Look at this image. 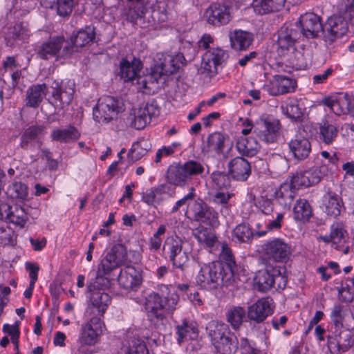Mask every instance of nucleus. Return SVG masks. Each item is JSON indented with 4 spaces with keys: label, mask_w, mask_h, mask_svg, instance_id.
<instances>
[{
    "label": "nucleus",
    "mask_w": 354,
    "mask_h": 354,
    "mask_svg": "<svg viewBox=\"0 0 354 354\" xmlns=\"http://www.w3.org/2000/svg\"><path fill=\"white\" fill-rule=\"evenodd\" d=\"M208 337L218 354H235L239 349V340L228 325L212 321L206 326Z\"/></svg>",
    "instance_id": "f257e3e1"
},
{
    "label": "nucleus",
    "mask_w": 354,
    "mask_h": 354,
    "mask_svg": "<svg viewBox=\"0 0 354 354\" xmlns=\"http://www.w3.org/2000/svg\"><path fill=\"white\" fill-rule=\"evenodd\" d=\"M163 289L167 290L168 287L164 285L161 286L160 290L162 293H164ZM178 301V296L174 292L168 296H165L164 294L160 295L156 292L149 294L145 304L149 320L157 323L165 319L167 312L173 311L176 308Z\"/></svg>",
    "instance_id": "f03ea898"
},
{
    "label": "nucleus",
    "mask_w": 354,
    "mask_h": 354,
    "mask_svg": "<svg viewBox=\"0 0 354 354\" xmlns=\"http://www.w3.org/2000/svg\"><path fill=\"white\" fill-rule=\"evenodd\" d=\"M205 167L196 160H189L184 164L174 163L169 166L166 171V180L169 184L183 187L194 176L202 175Z\"/></svg>",
    "instance_id": "7ed1b4c3"
},
{
    "label": "nucleus",
    "mask_w": 354,
    "mask_h": 354,
    "mask_svg": "<svg viewBox=\"0 0 354 354\" xmlns=\"http://www.w3.org/2000/svg\"><path fill=\"white\" fill-rule=\"evenodd\" d=\"M124 109L123 100L120 97L106 95L100 97L93 108V118L99 123H109L116 119Z\"/></svg>",
    "instance_id": "20e7f679"
},
{
    "label": "nucleus",
    "mask_w": 354,
    "mask_h": 354,
    "mask_svg": "<svg viewBox=\"0 0 354 354\" xmlns=\"http://www.w3.org/2000/svg\"><path fill=\"white\" fill-rule=\"evenodd\" d=\"M73 53L72 46L63 36L50 37L37 47V55L41 59L52 57H66Z\"/></svg>",
    "instance_id": "39448f33"
},
{
    "label": "nucleus",
    "mask_w": 354,
    "mask_h": 354,
    "mask_svg": "<svg viewBox=\"0 0 354 354\" xmlns=\"http://www.w3.org/2000/svg\"><path fill=\"white\" fill-rule=\"evenodd\" d=\"M187 205V214L190 220L213 227L218 225V213L203 200L198 199Z\"/></svg>",
    "instance_id": "423d86ee"
},
{
    "label": "nucleus",
    "mask_w": 354,
    "mask_h": 354,
    "mask_svg": "<svg viewBox=\"0 0 354 354\" xmlns=\"http://www.w3.org/2000/svg\"><path fill=\"white\" fill-rule=\"evenodd\" d=\"M75 82L73 80L66 82L54 80L50 85L52 104L56 109H63L69 105L73 99Z\"/></svg>",
    "instance_id": "0eeeda50"
},
{
    "label": "nucleus",
    "mask_w": 354,
    "mask_h": 354,
    "mask_svg": "<svg viewBox=\"0 0 354 354\" xmlns=\"http://www.w3.org/2000/svg\"><path fill=\"white\" fill-rule=\"evenodd\" d=\"M46 127L41 124H32L24 129L20 133L19 147L24 150L33 151L40 149L42 139L46 134Z\"/></svg>",
    "instance_id": "6e6552de"
},
{
    "label": "nucleus",
    "mask_w": 354,
    "mask_h": 354,
    "mask_svg": "<svg viewBox=\"0 0 354 354\" xmlns=\"http://www.w3.org/2000/svg\"><path fill=\"white\" fill-rule=\"evenodd\" d=\"M281 124L278 120L260 118L254 123V134L266 144L275 142L279 137Z\"/></svg>",
    "instance_id": "1a4fd4ad"
},
{
    "label": "nucleus",
    "mask_w": 354,
    "mask_h": 354,
    "mask_svg": "<svg viewBox=\"0 0 354 354\" xmlns=\"http://www.w3.org/2000/svg\"><path fill=\"white\" fill-rule=\"evenodd\" d=\"M296 28L300 29V35L308 39H314L323 37L324 26L321 18L313 12H306L302 15L295 24Z\"/></svg>",
    "instance_id": "9d476101"
},
{
    "label": "nucleus",
    "mask_w": 354,
    "mask_h": 354,
    "mask_svg": "<svg viewBox=\"0 0 354 354\" xmlns=\"http://www.w3.org/2000/svg\"><path fill=\"white\" fill-rule=\"evenodd\" d=\"M127 250L122 244L114 245L98 266L100 274H109L122 266L127 259Z\"/></svg>",
    "instance_id": "9b49d317"
},
{
    "label": "nucleus",
    "mask_w": 354,
    "mask_h": 354,
    "mask_svg": "<svg viewBox=\"0 0 354 354\" xmlns=\"http://www.w3.org/2000/svg\"><path fill=\"white\" fill-rule=\"evenodd\" d=\"M28 207L18 204L0 205V216L6 222L11 223L21 228L24 227L28 219Z\"/></svg>",
    "instance_id": "f8f14e48"
},
{
    "label": "nucleus",
    "mask_w": 354,
    "mask_h": 354,
    "mask_svg": "<svg viewBox=\"0 0 354 354\" xmlns=\"http://www.w3.org/2000/svg\"><path fill=\"white\" fill-rule=\"evenodd\" d=\"M328 345L330 349L336 348L338 354L345 353L354 346L353 333L345 328L335 329L328 336Z\"/></svg>",
    "instance_id": "ddd939ff"
},
{
    "label": "nucleus",
    "mask_w": 354,
    "mask_h": 354,
    "mask_svg": "<svg viewBox=\"0 0 354 354\" xmlns=\"http://www.w3.org/2000/svg\"><path fill=\"white\" fill-rule=\"evenodd\" d=\"M299 37L298 28L292 26H283L278 31L277 41L278 54L283 56L289 50L295 49V43Z\"/></svg>",
    "instance_id": "4468645a"
},
{
    "label": "nucleus",
    "mask_w": 354,
    "mask_h": 354,
    "mask_svg": "<svg viewBox=\"0 0 354 354\" xmlns=\"http://www.w3.org/2000/svg\"><path fill=\"white\" fill-rule=\"evenodd\" d=\"M348 31V21L339 15L328 19L324 26L323 38L329 44L342 37Z\"/></svg>",
    "instance_id": "2eb2a0df"
},
{
    "label": "nucleus",
    "mask_w": 354,
    "mask_h": 354,
    "mask_svg": "<svg viewBox=\"0 0 354 354\" xmlns=\"http://www.w3.org/2000/svg\"><path fill=\"white\" fill-rule=\"evenodd\" d=\"M263 249L268 259L276 262H286L292 252L291 246L280 239L267 242Z\"/></svg>",
    "instance_id": "dca6fc26"
},
{
    "label": "nucleus",
    "mask_w": 354,
    "mask_h": 354,
    "mask_svg": "<svg viewBox=\"0 0 354 354\" xmlns=\"http://www.w3.org/2000/svg\"><path fill=\"white\" fill-rule=\"evenodd\" d=\"M324 104L338 115L348 114L354 118V97L348 93H339L333 99H325Z\"/></svg>",
    "instance_id": "f3484780"
},
{
    "label": "nucleus",
    "mask_w": 354,
    "mask_h": 354,
    "mask_svg": "<svg viewBox=\"0 0 354 354\" xmlns=\"http://www.w3.org/2000/svg\"><path fill=\"white\" fill-rule=\"evenodd\" d=\"M274 311L272 299L264 297L258 299L248 308V317L257 323L263 322Z\"/></svg>",
    "instance_id": "a211bd4d"
},
{
    "label": "nucleus",
    "mask_w": 354,
    "mask_h": 354,
    "mask_svg": "<svg viewBox=\"0 0 354 354\" xmlns=\"http://www.w3.org/2000/svg\"><path fill=\"white\" fill-rule=\"evenodd\" d=\"M205 17L209 24L215 26L225 25L232 19L230 8L224 4L213 3L206 10Z\"/></svg>",
    "instance_id": "6ab92c4d"
},
{
    "label": "nucleus",
    "mask_w": 354,
    "mask_h": 354,
    "mask_svg": "<svg viewBox=\"0 0 354 354\" xmlns=\"http://www.w3.org/2000/svg\"><path fill=\"white\" fill-rule=\"evenodd\" d=\"M101 324L100 318L93 317L83 325L78 339L79 344L89 345L97 344L102 333Z\"/></svg>",
    "instance_id": "aec40b11"
},
{
    "label": "nucleus",
    "mask_w": 354,
    "mask_h": 354,
    "mask_svg": "<svg viewBox=\"0 0 354 354\" xmlns=\"http://www.w3.org/2000/svg\"><path fill=\"white\" fill-rule=\"evenodd\" d=\"M290 152L298 161L306 160L311 152V143L301 134H296L288 142Z\"/></svg>",
    "instance_id": "412c9836"
},
{
    "label": "nucleus",
    "mask_w": 354,
    "mask_h": 354,
    "mask_svg": "<svg viewBox=\"0 0 354 354\" xmlns=\"http://www.w3.org/2000/svg\"><path fill=\"white\" fill-rule=\"evenodd\" d=\"M228 174L238 181H245L250 176L252 169L250 163L243 157H235L227 164Z\"/></svg>",
    "instance_id": "4be33fe9"
},
{
    "label": "nucleus",
    "mask_w": 354,
    "mask_h": 354,
    "mask_svg": "<svg viewBox=\"0 0 354 354\" xmlns=\"http://www.w3.org/2000/svg\"><path fill=\"white\" fill-rule=\"evenodd\" d=\"M235 283L234 272L232 268L216 262L213 290L234 286Z\"/></svg>",
    "instance_id": "5701e85b"
},
{
    "label": "nucleus",
    "mask_w": 354,
    "mask_h": 354,
    "mask_svg": "<svg viewBox=\"0 0 354 354\" xmlns=\"http://www.w3.org/2000/svg\"><path fill=\"white\" fill-rule=\"evenodd\" d=\"M297 86L295 80L284 75H277L271 82L268 92L271 95L277 96L293 92Z\"/></svg>",
    "instance_id": "b1692460"
},
{
    "label": "nucleus",
    "mask_w": 354,
    "mask_h": 354,
    "mask_svg": "<svg viewBox=\"0 0 354 354\" xmlns=\"http://www.w3.org/2000/svg\"><path fill=\"white\" fill-rule=\"evenodd\" d=\"M323 210L330 216L337 218L344 209L342 198L332 191H328L323 196Z\"/></svg>",
    "instance_id": "393cba45"
},
{
    "label": "nucleus",
    "mask_w": 354,
    "mask_h": 354,
    "mask_svg": "<svg viewBox=\"0 0 354 354\" xmlns=\"http://www.w3.org/2000/svg\"><path fill=\"white\" fill-rule=\"evenodd\" d=\"M119 284L126 290H134L141 284V276L134 267L121 270L118 277Z\"/></svg>",
    "instance_id": "a878e982"
},
{
    "label": "nucleus",
    "mask_w": 354,
    "mask_h": 354,
    "mask_svg": "<svg viewBox=\"0 0 354 354\" xmlns=\"http://www.w3.org/2000/svg\"><path fill=\"white\" fill-rule=\"evenodd\" d=\"M142 68V62L133 58L131 62L122 59L120 64V75L124 82H130L138 77V73Z\"/></svg>",
    "instance_id": "bb28decb"
},
{
    "label": "nucleus",
    "mask_w": 354,
    "mask_h": 354,
    "mask_svg": "<svg viewBox=\"0 0 354 354\" xmlns=\"http://www.w3.org/2000/svg\"><path fill=\"white\" fill-rule=\"evenodd\" d=\"M231 46L236 50H245L254 41L253 34L242 30H235L230 33Z\"/></svg>",
    "instance_id": "cd10ccee"
},
{
    "label": "nucleus",
    "mask_w": 354,
    "mask_h": 354,
    "mask_svg": "<svg viewBox=\"0 0 354 354\" xmlns=\"http://www.w3.org/2000/svg\"><path fill=\"white\" fill-rule=\"evenodd\" d=\"M216 262L201 265L200 270L196 276V283L201 287L207 290H213Z\"/></svg>",
    "instance_id": "c85d7f7f"
},
{
    "label": "nucleus",
    "mask_w": 354,
    "mask_h": 354,
    "mask_svg": "<svg viewBox=\"0 0 354 354\" xmlns=\"http://www.w3.org/2000/svg\"><path fill=\"white\" fill-rule=\"evenodd\" d=\"M227 137L220 132H214L207 138L206 144L203 147V151L205 153H214L216 155H221L223 153L225 142Z\"/></svg>",
    "instance_id": "c756f323"
},
{
    "label": "nucleus",
    "mask_w": 354,
    "mask_h": 354,
    "mask_svg": "<svg viewBox=\"0 0 354 354\" xmlns=\"http://www.w3.org/2000/svg\"><path fill=\"white\" fill-rule=\"evenodd\" d=\"M95 28L92 26H86L84 29L78 30L71 37L70 46H72L73 52L75 48H80L86 46L95 39Z\"/></svg>",
    "instance_id": "7c9ffc66"
},
{
    "label": "nucleus",
    "mask_w": 354,
    "mask_h": 354,
    "mask_svg": "<svg viewBox=\"0 0 354 354\" xmlns=\"http://www.w3.org/2000/svg\"><path fill=\"white\" fill-rule=\"evenodd\" d=\"M236 147L242 156L252 157L259 151L260 145L255 138L241 137L236 142Z\"/></svg>",
    "instance_id": "2f4dec72"
},
{
    "label": "nucleus",
    "mask_w": 354,
    "mask_h": 354,
    "mask_svg": "<svg viewBox=\"0 0 354 354\" xmlns=\"http://www.w3.org/2000/svg\"><path fill=\"white\" fill-rule=\"evenodd\" d=\"M185 59L183 54H178L175 57L169 56L158 66L160 75H170L175 73L184 64Z\"/></svg>",
    "instance_id": "473e14b6"
},
{
    "label": "nucleus",
    "mask_w": 354,
    "mask_h": 354,
    "mask_svg": "<svg viewBox=\"0 0 354 354\" xmlns=\"http://www.w3.org/2000/svg\"><path fill=\"white\" fill-rule=\"evenodd\" d=\"M272 266L259 270L254 278V287L261 292H265L273 286Z\"/></svg>",
    "instance_id": "72a5a7b5"
},
{
    "label": "nucleus",
    "mask_w": 354,
    "mask_h": 354,
    "mask_svg": "<svg viewBox=\"0 0 354 354\" xmlns=\"http://www.w3.org/2000/svg\"><path fill=\"white\" fill-rule=\"evenodd\" d=\"M170 4L169 0H156L151 6V17L155 22L162 23L168 19Z\"/></svg>",
    "instance_id": "f704fd0d"
},
{
    "label": "nucleus",
    "mask_w": 354,
    "mask_h": 354,
    "mask_svg": "<svg viewBox=\"0 0 354 354\" xmlns=\"http://www.w3.org/2000/svg\"><path fill=\"white\" fill-rule=\"evenodd\" d=\"M286 0H253L254 10L259 15H266L279 11Z\"/></svg>",
    "instance_id": "c9c22d12"
},
{
    "label": "nucleus",
    "mask_w": 354,
    "mask_h": 354,
    "mask_svg": "<svg viewBox=\"0 0 354 354\" xmlns=\"http://www.w3.org/2000/svg\"><path fill=\"white\" fill-rule=\"evenodd\" d=\"M296 195V189L288 182L281 185L275 192V197L278 203L284 208L290 207Z\"/></svg>",
    "instance_id": "e433bc0d"
},
{
    "label": "nucleus",
    "mask_w": 354,
    "mask_h": 354,
    "mask_svg": "<svg viewBox=\"0 0 354 354\" xmlns=\"http://www.w3.org/2000/svg\"><path fill=\"white\" fill-rule=\"evenodd\" d=\"M47 88L46 84H35L30 86L26 91V106L37 108L42 102Z\"/></svg>",
    "instance_id": "4c0bfd02"
},
{
    "label": "nucleus",
    "mask_w": 354,
    "mask_h": 354,
    "mask_svg": "<svg viewBox=\"0 0 354 354\" xmlns=\"http://www.w3.org/2000/svg\"><path fill=\"white\" fill-rule=\"evenodd\" d=\"M87 292L91 294L89 301L91 306L97 309L100 315H102L111 303V297L108 293L99 290Z\"/></svg>",
    "instance_id": "58836bf2"
},
{
    "label": "nucleus",
    "mask_w": 354,
    "mask_h": 354,
    "mask_svg": "<svg viewBox=\"0 0 354 354\" xmlns=\"http://www.w3.org/2000/svg\"><path fill=\"white\" fill-rule=\"evenodd\" d=\"M80 136V133L73 126H69L66 129H53L50 134L53 140L60 142H75Z\"/></svg>",
    "instance_id": "ea45409f"
},
{
    "label": "nucleus",
    "mask_w": 354,
    "mask_h": 354,
    "mask_svg": "<svg viewBox=\"0 0 354 354\" xmlns=\"http://www.w3.org/2000/svg\"><path fill=\"white\" fill-rule=\"evenodd\" d=\"M313 215L311 206L306 199H299L296 201L293 208V218L295 221L306 223Z\"/></svg>",
    "instance_id": "a19ab883"
},
{
    "label": "nucleus",
    "mask_w": 354,
    "mask_h": 354,
    "mask_svg": "<svg viewBox=\"0 0 354 354\" xmlns=\"http://www.w3.org/2000/svg\"><path fill=\"white\" fill-rule=\"evenodd\" d=\"M338 135V129L332 122L323 120L319 124V137L324 143L331 144Z\"/></svg>",
    "instance_id": "79ce46f5"
},
{
    "label": "nucleus",
    "mask_w": 354,
    "mask_h": 354,
    "mask_svg": "<svg viewBox=\"0 0 354 354\" xmlns=\"http://www.w3.org/2000/svg\"><path fill=\"white\" fill-rule=\"evenodd\" d=\"M193 235L199 243L209 248L214 246L216 240V238L212 231L203 226H200L194 230Z\"/></svg>",
    "instance_id": "37998d69"
},
{
    "label": "nucleus",
    "mask_w": 354,
    "mask_h": 354,
    "mask_svg": "<svg viewBox=\"0 0 354 354\" xmlns=\"http://www.w3.org/2000/svg\"><path fill=\"white\" fill-rule=\"evenodd\" d=\"M245 317V310L241 306H232L226 313V320L234 330H238Z\"/></svg>",
    "instance_id": "c03bdc74"
},
{
    "label": "nucleus",
    "mask_w": 354,
    "mask_h": 354,
    "mask_svg": "<svg viewBox=\"0 0 354 354\" xmlns=\"http://www.w3.org/2000/svg\"><path fill=\"white\" fill-rule=\"evenodd\" d=\"M6 194L11 198L24 201L28 195V186L20 181L13 182L8 187Z\"/></svg>",
    "instance_id": "a18cd8bd"
},
{
    "label": "nucleus",
    "mask_w": 354,
    "mask_h": 354,
    "mask_svg": "<svg viewBox=\"0 0 354 354\" xmlns=\"http://www.w3.org/2000/svg\"><path fill=\"white\" fill-rule=\"evenodd\" d=\"M145 109L139 108L133 114H130L127 118V123L129 126L136 129H144L151 122L149 116L146 115Z\"/></svg>",
    "instance_id": "49530a36"
},
{
    "label": "nucleus",
    "mask_w": 354,
    "mask_h": 354,
    "mask_svg": "<svg viewBox=\"0 0 354 354\" xmlns=\"http://www.w3.org/2000/svg\"><path fill=\"white\" fill-rule=\"evenodd\" d=\"M176 333L178 335V342L181 343L187 339H194L197 337L198 330L192 324L183 321L182 324L176 326Z\"/></svg>",
    "instance_id": "de8ad7c7"
},
{
    "label": "nucleus",
    "mask_w": 354,
    "mask_h": 354,
    "mask_svg": "<svg viewBox=\"0 0 354 354\" xmlns=\"http://www.w3.org/2000/svg\"><path fill=\"white\" fill-rule=\"evenodd\" d=\"M183 241L178 236L167 238L164 244V250L168 254L169 259L184 252L183 251Z\"/></svg>",
    "instance_id": "09e8293b"
},
{
    "label": "nucleus",
    "mask_w": 354,
    "mask_h": 354,
    "mask_svg": "<svg viewBox=\"0 0 354 354\" xmlns=\"http://www.w3.org/2000/svg\"><path fill=\"white\" fill-rule=\"evenodd\" d=\"M234 236L240 242L248 243L254 236V232L247 223L239 224L233 231Z\"/></svg>",
    "instance_id": "8fccbe9b"
},
{
    "label": "nucleus",
    "mask_w": 354,
    "mask_h": 354,
    "mask_svg": "<svg viewBox=\"0 0 354 354\" xmlns=\"http://www.w3.org/2000/svg\"><path fill=\"white\" fill-rule=\"evenodd\" d=\"M281 109L283 113L292 120L299 121L303 116L301 109L295 100H290L285 106H282Z\"/></svg>",
    "instance_id": "3c124183"
},
{
    "label": "nucleus",
    "mask_w": 354,
    "mask_h": 354,
    "mask_svg": "<svg viewBox=\"0 0 354 354\" xmlns=\"http://www.w3.org/2000/svg\"><path fill=\"white\" fill-rule=\"evenodd\" d=\"M73 0H55L53 6L48 8L55 9L60 17H67L73 11Z\"/></svg>",
    "instance_id": "603ef678"
},
{
    "label": "nucleus",
    "mask_w": 354,
    "mask_h": 354,
    "mask_svg": "<svg viewBox=\"0 0 354 354\" xmlns=\"http://www.w3.org/2000/svg\"><path fill=\"white\" fill-rule=\"evenodd\" d=\"M346 231L341 222H335L330 226V237L333 243L338 244L344 242Z\"/></svg>",
    "instance_id": "864d4df0"
},
{
    "label": "nucleus",
    "mask_w": 354,
    "mask_h": 354,
    "mask_svg": "<svg viewBox=\"0 0 354 354\" xmlns=\"http://www.w3.org/2000/svg\"><path fill=\"white\" fill-rule=\"evenodd\" d=\"M307 178L305 171H297L292 174L288 183L296 190L302 187H310V181Z\"/></svg>",
    "instance_id": "5fc2aeb1"
},
{
    "label": "nucleus",
    "mask_w": 354,
    "mask_h": 354,
    "mask_svg": "<svg viewBox=\"0 0 354 354\" xmlns=\"http://www.w3.org/2000/svg\"><path fill=\"white\" fill-rule=\"evenodd\" d=\"M339 15L347 21L354 19V0H343L338 5Z\"/></svg>",
    "instance_id": "6e6d98bb"
},
{
    "label": "nucleus",
    "mask_w": 354,
    "mask_h": 354,
    "mask_svg": "<svg viewBox=\"0 0 354 354\" xmlns=\"http://www.w3.org/2000/svg\"><path fill=\"white\" fill-rule=\"evenodd\" d=\"M107 274H100L99 271L97 272V275L93 281L91 282L87 286V291L101 290L108 288L110 285V281L107 277H104Z\"/></svg>",
    "instance_id": "4d7b16f0"
},
{
    "label": "nucleus",
    "mask_w": 354,
    "mask_h": 354,
    "mask_svg": "<svg viewBox=\"0 0 354 354\" xmlns=\"http://www.w3.org/2000/svg\"><path fill=\"white\" fill-rule=\"evenodd\" d=\"M217 68L218 66L209 57H208L207 55L205 53L203 57V61L199 69V72L209 77H212L218 73Z\"/></svg>",
    "instance_id": "13d9d810"
},
{
    "label": "nucleus",
    "mask_w": 354,
    "mask_h": 354,
    "mask_svg": "<svg viewBox=\"0 0 354 354\" xmlns=\"http://www.w3.org/2000/svg\"><path fill=\"white\" fill-rule=\"evenodd\" d=\"M231 196L232 195L230 194L218 192L213 197V202L221 205V212L223 215H227L230 212V205L228 204V202Z\"/></svg>",
    "instance_id": "bf43d9fd"
},
{
    "label": "nucleus",
    "mask_w": 354,
    "mask_h": 354,
    "mask_svg": "<svg viewBox=\"0 0 354 354\" xmlns=\"http://www.w3.org/2000/svg\"><path fill=\"white\" fill-rule=\"evenodd\" d=\"M219 258L220 261H216V262L222 263L223 266H227L229 268H232V271L234 272V269L236 268L234 257L231 249L226 245H223Z\"/></svg>",
    "instance_id": "052dcab7"
},
{
    "label": "nucleus",
    "mask_w": 354,
    "mask_h": 354,
    "mask_svg": "<svg viewBox=\"0 0 354 354\" xmlns=\"http://www.w3.org/2000/svg\"><path fill=\"white\" fill-rule=\"evenodd\" d=\"M21 31L22 28L19 24L10 28L5 36L6 45L10 47H13L15 44V41L21 38Z\"/></svg>",
    "instance_id": "680f3d73"
},
{
    "label": "nucleus",
    "mask_w": 354,
    "mask_h": 354,
    "mask_svg": "<svg viewBox=\"0 0 354 354\" xmlns=\"http://www.w3.org/2000/svg\"><path fill=\"white\" fill-rule=\"evenodd\" d=\"M330 317L335 326V330L344 328L343 321L344 315L342 306L340 304L335 305L332 310Z\"/></svg>",
    "instance_id": "e2e57ef3"
},
{
    "label": "nucleus",
    "mask_w": 354,
    "mask_h": 354,
    "mask_svg": "<svg viewBox=\"0 0 354 354\" xmlns=\"http://www.w3.org/2000/svg\"><path fill=\"white\" fill-rule=\"evenodd\" d=\"M271 271H272V288L277 290H283L287 284V277L282 274L277 268H271Z\"/></svg>",
    "instance_id": "0e129e2a"
},
{
    "label": "nucleus",
    "mask_w": 354,
    "mask_h": 354,
    "mask_svg": "<svg viewBox=\"0 0 354 354\" xmlns=\"http://www.w3.org/2000/svg\"><path fill=\"white\" fill-rule=\"evenodd\" d=\"M19 324V322H17L15 325L11 326L8 324H5L3 326V332L8 333L11 337V340L16 350H18V339L20 335Z\"/></svg>",
    "instance_id": "69168bd1"
},
{
    "label": "nucleus",
    "mask_w": 354,
    "mask_h": 354,
    "mask_svg": "<svg viewBox=\"0 0 354 354\" xmlns=\"http://www.w3.org/2000/svg\"><path fill=\"white\" fill-rule=\"evenodd\" d=\"M147 152V150L142 148L141 143L136 142L132 145L128 153L129 161L134 162L140 160Z\"/></svg>",
    "instance_id": "338daca9"
},
{
    "label": "nucleus",
    "mask_w": 354,
    "mask_h": 354,
    "mask_svg": "<svg viewBox=\"0 0 354 354\" xmlns=\"http://www.w3.org/2000/svg\"><path fill=\"white\" fill-rule=\"evenodd\" d=\"M125 354H149V351L144 342L136 339L133 341Z\"/></svg>",
    "instance_id": "774afa93"
}]
</instances>
